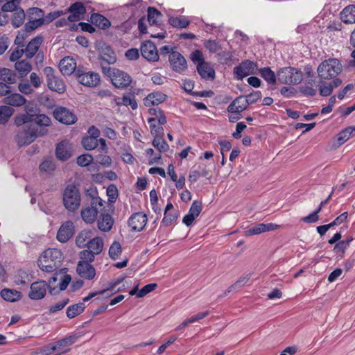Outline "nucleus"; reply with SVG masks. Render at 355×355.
Returning a JSON list of instances; mask_svg holds the SVG:
<instances>
[{"instance_id":"obj_1","label":"nucleus","mask_w":355,"mask_h":355,"mask_svg":"<svg viewBox=\"0 0 355 355\" xmlns=\"http://www.w3.org/2000/svg\"><path fill=\"white\" fill-rule=\"evenodd\" d=\"M30 110L26 114L17 116L15 119V123L17 126H22L18 131L17 141L21 146L28 145L33 142L38 137L46 133L44 127L51 125V119L45 114H35Z\"/></svg>"},{"instance_id":"obj_2","label":"nucleus","mask_w":355,"mask_h":355,"mask_svg":"<svg viewBox=\"0 0 355 355\" xmlns=\"http://www.w3.org/2000/svg\"><path fill=\"white\" fill-rule=\"evenodd\" d=\"M62 253L56 248L44 250L38 259V266L44 272H53L61 266Z\"/></svg>"},{"instance_id":"obj_3","label":"nucleus","mask_w":355,"mask_h":355,"mask_svg":"<svg viewBox=\"0 0 355 355\" xmlns=\"http://www.w3.org/2000/svg\"><path fill=\"white\" fill-rule=\"evenodd\" d=\"M81 195L79 188L75 184H68L62 193V203L64 208L70 212H76L80 207Z\"/></svg>"},{"instance_id":"obj_4","label":"nucleus","mask_w":355,"mask_h":355,"mask_svg":"<svg viewBox=\"0 0 355 355\" xmlns=\"http://www.w3.org/2000/svg\"><path fill=\"white\" fill-rule=\"evenodd\" d=\"M343 71V65L337 58H329L322 61L318 67V76L324 80L336 77Z\"/></svg>"},{"instance_id":"obj_5","label":"nucleus","mask_w":355,"mask_h":355,"mask_svg":"<svg viewBox=\"0 0 355 355\" xmlns=\"http://www.w3.org/2000/svg\"><path fill=\"white\" fill-rule=\"evenodd\" d=\"M102 72L105 76L110 78L113 85L117 88H126L132 82L130 76L116 68L102 66Z\"/></svg>"},{"instance_id":"obj_6","label":"nucleus","mask_w":355,"mask_h":355,"mask_svg":"<svg viewBox=\"0 0 355 355\" xmlns=\"http://www.w3.org/2000/svg\"><path fill=\"white\" fill-rule=\"evenodd\" d=\"M277 77L282 84L297 85L302 80V73L296 68L288 67L280 69Z\"/></svg>"},{"instance_id":"obj_7","label":"nucleus","mask_w":355,"mask_h":355,"mask_svg":"<svg viewBox=\"0 0 355 355\" xmlns=\"http://www.w3.org/2000/svg\"><path fill=\"white\" fill-rule=\"evenodd\" d=\"M76 76L78 82L84 86L95 87L100 83V76L98 73L87 71L83 67H78Z\"/></svg>"},{"instance_id":"obj_8","label":"nucleus","mask_w":355,"mask_h":355,"mask_svg":"<svg viewBox=\"0 0 355 355\" xmlns=\"http://www.w3.org/2000/svg\"><path fill=\"white\" fill-rule=\"evenodd\" d=\"M44 73L46 76L48 87L59 94H63L66 90V86L63 80L55 76L54 69L51 67H46Z\"/></svg>"},{"instance_id":"obj_9","label":"nucleus","mask_w":355,"mask_h":355,"mask_svg":"<svg viewBox=\"0 0 355 355\" xmlns=\"http://www.w3.org/2000/svg\"><path fill=\"white\" fill-rule=\"evenodd\" d=\"M257 69V64L256 62L245 60L234 68V78L236 80H241L250 74H254Z\"/></svg>"},{"instance_id":"obj_10","label":"nucleus","mask_w":355,"mask_h":355,"mask_svg":"<svg viewBox=\"0 0 355 355\" xmlns=\"http://www.w3.org/2000/svg\"><path fill=\"white\" fill-rule=\"evenodd\" d=\"M76 338L75 336H70L58 340L47 349L46 354L53 353L60 354L67 352L69 350V346L76 342Z\"/></svg>"},{"instance_id":"obj_11","label":"nucleus","mask_w":355,"mask_h":355,"mask_svg":"<svg viewBox=\"0 0 355 355\" xmlns=\"http://www.w3.org/2000/svg\"><path fill=\"white\" fill-rule=\"evenodd\" d=\"M53 114L56 120L63 124L71 125L77 121L76 114L65 107H56Z\"/></svg>"},{"instance_id":"obj_12","label":"nucleus","mask_w":355,"mask_h":355,"mask_svg":"<svg viewBox=\"0 0 355 355\" xmlns=\"http://www.w3.org/2000/svg\"><path fill=\"white\" fill-rule=\"evenodd\" d=\"M97 203H98L100 205H102L101 198H93L91 206L82 209L80 216L85 223L92 224L95 222L98 215V210L94 205H96Z\"/></svg>"},{"instance_id":"obj_13","label":"nucleus","mask_w":355,"mask_h":355,"mask_svg":"<svg viewBox=\"0 0 355 355\" xmlns=\"http://www.w3.org/2000/svg\"><path fill=\"white\" fill-rule=\"evenodd\" d=\"M49 284L45 281H37L33 282L30 287L28 297L31 300H38L44 297Z\"/></svg>"},{"instance_id":"obj_14","label":"nucleus","mask_w":355,"mask_h":355,"mask_svg":"<svg viewBox=\"0 0 355 355\" xmlns=\"http://www.w3.org/2000/svg\"><path fill=\"white\" fill-rule=\"evenodd\" d=\"M75 233V226L71 220H67L63 223L56 235L58 241L61 243L67 242Z\"/></svg>"},{"instance_id":"obj_15","label":"nucleus","mask_w":355,"mask_h":355,"mask_svg":"<svg viewBox=\"0 0 355 355\" xmlns=\"http://www.w3.org/2000/svg\"><path fill=\"white\" fill-rule=\"evenodd\" d=\"M171 66L175 71L182 73L187 68V63L184 56L178 51L172 50L168 58Z\"/></svg>"},{"instance_id":"obj_16","label":"nucleus","mask_w":355,"mask_h":355,"mask_svg":"<svg viewBox=\"0 0 355 355\" xmlns=\"http://www.w3.org/2000/svg\"><path fill=\"white\" fill-rule=\"evenodd\" d=\"M141 55L148 61L156 62L159 60V54L155 44L147 40L142 43L141 48Z\"/></svg>"},{"instance_id":"obj_17","label":"nucleus","mask_w":355,"mask_h":355,"mask_svg":"<svg viewBox=\"0 0 355 355\" xmlns=\"http://www.w3.org/2000/svg\"><path fill=\"white\" fill-rule=\"evenodd\" d=\"M69 12L68 20L70 22H75L81 20L86 13V8L82 2H75L72 3L66 10V13Z\"/></svg>"},{"instance_id":"obj_18","label":"nucleus","mask_w":355,"mask_h":355,"mask_svg":"<svg viewBox=\"0 0 355 355\" xmlns=\"http://www.w3.org/2000/svg\"><path fill=\"white\" fill-rule=\"evenodd\" d=\"M147 221V216L145 214L137 212L128 219V225L131 227L132 231L141 232L144 229Z\"/></svg>"},{"instance_id":"obj_19","label":"nucleus","mask_w":355,"mask_h":355,"mask_svg":"<svg viewBox=\"0 0 355 355\" xmlns=\"http://www.w3.org/2000/svg\"><path fill=\"white\" fill-rule=\"evenodd\" d=\"M201 211L202 202L200 201L194 200L188 214L184 216L182 223L187 227L191 225L194 220L200 215Z\"/></svg>"},{"instance_id":"obj_20","label":"nucleus","mask_w":355,"mask_h":355,"mask_svg":"<svg viewBox=\"0 0 355 355\" xmlns=\"http://www.w3.org/2000/svg\"><path fill=\"white\" fill-rule=\"evenodd\" d=\"M43 42V37L37 35L33 38L24 47V54L27 59L32 58L38 52Z\"/></svg>"},{"instance_id":"obj_21","label":"nucleus","mask_w":355,"mask_h":355,"mask_svg":"<svg viewBox=\"0 0 355 355\" xmlns=\"http://www.w3.org/2000/svg\"><path fill=\"white\" fill-rule=\"evenodd\" d=\"M55 155L60 160H67L72 155L71 144L66 141H62L57 144Z\"/></svg>"},{"instance_id":"obj_22","label":"nucleus","mask_w":355,"mask_h":355,"mask_svg":"<svg viewBox=\"0 0 355 355\" xmlns=\"http://www.w3.org/2000/svg\"><path fill=\"white\" fill-rule=\"evenodd\" d=\"M76 60L71 57L63 58L59 63L60 72L64 76H70L77 69Z\"/></svg>"},{"instance_id":"obj_23","label":"nucleus","mask_w":355,"mask_h":355,"mask_svg":"<svg viewBox=\"0 0 355 355\" xmlns=\"http://www.w3.org/2000/svg\"><path fill=\"white\" fill-rule=\"evenodd\" d=\"M77 273L83 279L91 280L96 275V270L93 266L78 261L76 268Z\"/></svg>"},{"instance_id":"obj_24","label":"nucleus","mask_w":355,"mask_h":355,"mask_svg":"<svg viewBox=\"0 0 355 355\" xmlns=\"http://www.w3.org/2000/svg\"><path fill=\"white\" fill-rule=\"evenodd\" d=\"M279 225L274 223H259L245 231L246 236H252L277 230Z\"/></svg>"},{"instance_id":"obj_25","label":"nucleus","mask_w":355,"mask_h":355,"mask_svg":"<svg viewBox=\"0 0 355 355\" xmlns=\"http://www.w3.org/2000/svg\"><path fill=\"white\" fill-rule=\"evenodd\" d=\"M166 95L160 92L149 94L144 99V105L146 107L158 105L166 99Z\"/></svg>"},{"instance_id":"obj_26","label":"nucleus","mask_w":355,"mask_h":355,"mask_svg":"<svg viewBox=\"0 0 355 355\" xmlns=\"http://www.w3.org/2000/svg\"><path fill=\"white\" fill-rule=\"evenodd\" d=\"M114 224V220L109 214H101L97 220L98 227L102 232H109Z\"/></svg>"},{"instance_id":"obj_27","label":"nucleus","mask_w":355,"mask_h":355,"mask_svg":"<svg viewBox=\"0 0 355 355\" xmlns=\"http://www.w3.org/2000/svg\"><path fill=\"white\" fill-rule=\"evenodd\" d=\"M197 71L203 79H214L215 78V71L208 62L198 63Z\"/></svg>"},{"instance_id":"obj_28","label":"nucleus","mask_w":355,"mask_h":355,"mask_svg":"<svg viewBox=\"0 0 355 355\" xmlns=\"http://www.w3.org/2000/svg\"><path fill=\"white\" fill-rule=\"evenodd\" d=\"M92 237L93 232L92 230H83L78 234L76 238V244L78 248H85Z\"/></svg>"},{"instance_id":"obj_29","label":"nucleus","mask_w":355,"mask_h":355,"mask_svg":"<svg viewBox=\"0 0 355 355\" xmlns=\"http://www.w3.org/2000/svg\"><path fill=\"white\" fill-rule=\"evenodd\" d=\"M26 98L18 93L11 94L5 97L3 100L4 103L14 107L22 106L26 103Z\"/></svg>"},{"instance_id":"obj_30","label":"nucleus","mask_w":355,"mask_h":355,"mask_svg":"<svg viewBox=\"0 0 355 355\" xmlns=\"http://www.w3.org/2000/svg\"><path fill=\"white\" fill-rule=\"evenodd\" d=\"M90 20L93 25L101 29L106 30L111 26L110 21L103 15L98 13L92 14Z\"/></svg>"},{"instance_id":"obj_31","label":"nucleus","mask_w":355,"mask_h":355,"mask_svg":"<svg viewBox=\"0 0 355 355\" xmlns=\"http://www.w3.org/2000/svg\"><path fill=\"white\" fill-rule=\"evenodd\" d=\"M15 69L17 72L19 77L23 78L31 71L32 65L29 62L22 60L15 62Z\"/></svg>"},{"instance_id":"obj_32","label":"nucleus","mask_w":355,"mask_h":355,"mask_svg":"<svg viewBox=\"0 0 355 355\" xmlns=\"http://www.w3.org/2000/svg\"><path fill=\"white\" fill-rule=\"evenodd\" d=\"M122 280L123 279H118L117 280L110 283L109 284V286L106 289H103V290H101V291H99L97 292L90 293L87 297H85L83 299L82 302H83L85 304V302H88L92 298H93L94 297H95L96 295H99V294L106 293L107 295H112L113 294L112 291L114 290V288H115V286L116 285L119 284L122 282Z\"/></svg>"},{"instance_id":"obj_33","label":"nucleus","mask_w":355,"mask_h":355,"mask_svg":"<svg viewBox=\"0 0 355 355\" xmlns=\"http://www.w3.org/2000/svg\"><path fill=\"white\" fill-rule=\"evenodd\" d=\"M340 18L345 24L355 23V5L345 7L340 13Z\"/></svg>"},{"instance_id":"obj_34","label":"nucleus","mask_w":355,"mask_h":355,"mask_svg":"<svg viewBox=\"0 0 355 355\" xmlns=\"http://www.w3.org/2000/svg\"><path fill=\"white\" fill-rule=\"evenodd\" d=\"M103 240L98 236L92 237L86 247L96 255L99 254L103 248Z\"/></svg>"},{"instance_id":"obj_35","label":"nucleus","mask_w":355,"mask_h":355,"mask_svg":"<svg viewBox=\"0 0 355 355\" xmlns=\"http://www.w3.org/2000/svg\"><path fill=\"white\" fill-rule=\"evenodd\" d=\"M168 24L174 28H185L190 24V20L186 16L171 17Z\"/></svg>"},{"instance_id":"obj_36","label":"nucleus","mask_w":355,"mask_h":355,"mask_svg":"<svg viewBox=\"0 0 355 355\" xmlns=\"http://www.w3.org/2000/svg\"><path fill=\"white\" fill-rule=\"evenodd\" d=\"M85 309V306L83 302L72 304L67 307L66 315L67 318L72 319L80 315L84 311Z\"/></svg>"},{"instance_id":"obj_37","label":"nucleus","mask_w":355,"mask_h":355,"mask_svg":"<svg viewBox=\"0 0 355 355\" xmlns=\"http://www.w3.org/2000/svg\"><path fill=\"white\" fill-rule=\"evenodd\" d=\"M0 80L6 84H13L17 81V76L15 73L10 69H0Z\"/></svg>"},{"instance_id":"obj_38","label":"nucleus","mask_w":355,"mask_h":355,"mask_svg":"<svg viewBox=\"0 0 355 355\" xmlns=\"http://www.w3.org/2000/svg\"><path fill=\"white\" fill-rule=\"evenodd\" d=\"M1 296L4 300L12 302L20 300L21 294L16 290L5 288L1 291Z\"/></svg>"},{"instance_id":"obj_39","label":"nucleus","mask_w":355,"mask_h":355,"mask_svg":"<svg viewBox=\"0 0 355 355\" xmlns=\"http://www.w3.org/2000/svg\"><path fill=\"white\" fill-rule=\"evenodd\" d=\"M355 126H349L340 132L337 135V141L339 146L343 144L349 138L354 135Z\"/></svg>"},{"instance_id":"obj_40","label":"nucleus","mask_w":355,"mask_h":355,"mask_svg":"<svg viewBox=\"0 0 355 355\" xmlns=\"http://www.w3.org/2000/svg\"><path fill=\"white\" fill-rule=\"evenodd\" d=\"M101 58L108 64H114L116 60L115 53L110 46L102 49L101 51Z\"/></svg>"},{"instance_id":"obj_41","label":"nucleus","mask_w":355,"mask_h":355,"mask_svg":"<svg viewBox=\"0 0 355 355\" xmlns=\"http://www.w3.org/2000/svg\"><path fill=\"white\" fill-rule=\"evenodd\" d=\"M259 73L268 84H275L276 76L270 67H267L259 69Z\"/></svg>"},{"instance_id":"obj_42","label":"nucleus","mask_w":355,"mask_h":355,"mask_svg":"<svg viewBox=\"0 0 355 355\" xmlns=\"http://www.w3.org/2000/svg\"><path fill=\"white\" fill-rule=\"evenodd\" d=\"M162 17V13L155 8L149 7L148 8V21L150 25H159Z\"/></svg>"},{"instance_id":"obj_43","label":"nucleus","mask_w":355,"mask_h":355,"mask_svg":"<svg viewBox=\"0 0 355 355\" xmlns=\"http://www.w3.org/2000/svg\"><path fill=\"white\" fill-rule=\"evenodd\" d=\"M150 125V133L153 135L154 138L164 135V128L160 125L156 123V119L150 117L148 119Z\"/></svg>"},{"instance_id":"obj_44","label":"nucleus","mask_w":355,"mask_h":355,"mask_svg":"<svg viewBox=\"0 0 355 355\" xmlns=\"http://www.w3.org/2000/svg\"><path fill=\"white\" fill-rule=\"evenodd\" d=\"M44 24V19H36L33 17H29L28 21L25 24L24 28L26 32H31Z\"/></svg>"},{"instance_id":"obj_45","label":"nucleus","mask_w":355,"mask_h":355,"mask_svg":"<svg viewBox=\"0 0 355 355\" xmlns=\"http://www.w3.org/2000/svg\"><path fill=\"white\" fill-rule=\"evenodd\" d=\"M153 146L157 149L159 153H165L168 150L169 146L164 139L163 135L155 137L152 141Z\"/></svg>"},{"instance_id":"obj_46","label":"nucleus","mask_w":355,"mask_h":355,"mask_svg":"<svg viewBox=\"0 0 355 355\" xmlns=\"http://www.w3.org/2000/svg\"><path fill=\"white\" fill-rule=\"evenodd\" d=\"M25 16V12L22 8H19L17 9L15 12H14L12 19L13 26L15 28L21 26L24 22Z\"/></svg>"},{"instance_id":"obj_47","label":"nucleus","mask_w":355,"mask_h":355,"mask_svg":"<svg viewBox=\"0 0 355 355\" xmlns=\"http://www.w3.org/2000/svg\"><path fill=\"white\" fill-rule=\"evenodd\" d=\"M13 109L7 105L0 107V124L6 123L13 114Z\"/></svg>"},{"instance_id":"obj_48","label":"nucleus","mask_w":355,"mask_h":355,"mask_svg":"<svg viewBox=\"0 0 355 355\" xmlns=\"http://www.w3.org/2000/svg\"><path fill=\"white\" fill-rule=\"evenodd\" d=\"M82 145L85 150H92L98 146V141L96 138H94V137L87 136L83 139Z\"/></svg>"},{"instance_id":"obj_49","label":"nucleus","mask_w":355,"mask_h":355,"mask_svg":"<svg viewBox=\"0 0 355 355\" xmlns=\"http://www.w3.org/2000/svg\"><path fill=\"white\" fill-rule=\"evenodd\" d=\"M178 218L177 211L164 212V216L162 220V224L165 227L170 226L173 222L176 221Z\"/></svg>"},{"instance_id":"obj_50","label":"nucleus","mask_w":355,"mask_h":355,"mask_svg":"<svg viewBox=\"0 0 355 355\" xmlns=\"http://www.w3.org/2000/svg\"><path fill=\"white\" fill-rule=\"evenodd\" d=\"M95 256L96 254H94L92 251H89V250H83L80 252L79 261H83L84 263L91 264V263L94 261Z\"/></svg>"},{"instance_id":"obj_51","label":"nucleus","mask_w":355,"mask_h":355,"mask_svg":"<svg viewBox=\"0 0 355 355\" xmlns=\"http://www.w3.org/2000/svg\"><path fill=\"white\" fill-rule=\"evenodd\" d=\"M250 278V275L248 274L245 276L241 277L235 283H234L232 285L229 286L227 292L230 293L232 291H235L237 289L241 288L242 286H243L245 284L248 282Z\"/></svg>"},{"instance_id":"obj_52","label":"nucleus","mask_w":355,"mask_h":355,"mask_svg":"<svg viewBox=\"0 0 355 355\" xmlns=\"http://www.w3.org/2000/svg\"><path fill=\"white\" fill-rule=\"evenodd\" d=\"M122 248L119 242L114 241L109 249V255L111 259H116L121 254Z\"/></svg>"},{"instance_id":"obj_53","label":"nucleus","mask_w":355,"mask_h":355,"mask_svg":"<svg viewBox=\"0 0 355 355\" xmlns=\"http://www.w3.org/2000/svg\"><path fill=\"white\" fill-rule=\"evenodd\" d=\"M19 3L20 1L17 0H6V3L1 7V10L3 12H15L17 9L19 8V7H18Z\"/></svg>"},{"instance_id":"obj_54","label":"nucleus","mask_w":355,"mask_h":355,"mask_svg":"<svg viewBox=\"0 0 355 355\" xmlns=\"http://www.w3.org/2000/svg\"><path fill=\"white\" fill-rule=\"evenodd\" d=\"M313 80L311 79L308 85H304L300 87V91L305 96H313L316 94V90L313 87L312 83Z\"/></svg>"},{"instance_id":"obj_55","label":"nucleus","mask_w":355,"mask_h":355,"mask_svg":"<svg viewBox=\"0 0 355 355\" xmlns=\"http://www.w3.org/2000/svg\"><path fill=\"white\" fill-rule=\"evenodd\" d=\"M157 287V284L155 283H151V284H148L144 286L137 293V297H139V298L143 297L144 296L146 295L149 293L154 291Z\"/></svg>"},{"instance_id":"obj_56","label":"nucleus","mask_w":355,"mask_h":355,"mask_svg":"<svg viewBox=\"0 0 355 355\" xmlns=\"http://www.w3.org/2000/svg\"><path fill=\"white\" fill-rule=\"evenodd\" d=\"M94 158L92 155L89 154H83L78 157L77 164L80 166H87L90 164Z\"/></svg>"},{"instance_id":"obj_57","label":"nucleus","mask_w":355,"mask_h":355,"mask_svg":"<svg viewBox=\"0 0 355 355\" xmlns=\"http://www.w3.org/2000/svg\"><path fill=\"white\" fill-rule=\"evenodd\" d=\"M11 51L10 55V60L11 62H15L21 58L24 53V48L17 46L14 49H11L10 50Z\"/></svg>"},{"instance_id":"obj_58","label":"nucleus","mask_w":355,"mask_h":355,"mask_svg":"<svg viewBox=\"0 0 355 355\" xmlns=\"http://www.w3.org/2000/svg\"><path fill=\"white\" fill-rule=\"evenodd\" d=\"M204 45L211 53H216L221 49L218 42L216 40H207L205 42Z\"/></svg>"},{"instance_id":"obj_59","label":"nucleus","mask_w":355,"mask_h":355,"mask_svg":"<svg viewBox=\"0 0 355 355\" xmlns=\"http://www.w3.org/2000/svg\"><path fill=\"white\" fill-rule=\"evenodd\" d=\"M69 298H65V299L58 302L55 305H52V306H49V313H54L58 311L62 310L69 303Z\"/></svg>"},{"instance_id":"obj_60","label":"nucleus","mask_w":355,"mask_h":355,"mask_svg":"<svg viewBox=\"0 0 355 355\" xmlns=\"http://www.w3.org/2000/svg\"><path fill=\"white\" fill-rule=\"evenodd\" d=\"M241 97H239L233 101L228 106L227 111L232 114H241L243 111V107H237V104L240 103Z\"/></svg>"},{"instance_id":"obj_61","label":"nucleus","mask_w":355,"mask_h":355,"mask_svg":"<svg viewBox=\"0 0 355 355\" xmlns=\"http://www.w3.org/2000/svg\"><path fill=\"white\" fill-rule=\"evenodd\" d=\"M107 195L109 201L112 202H115L118 197V189L114 184H111L107 187Z\"/></svg>"},{"instance_id":"obj_62","label":"nucleus","mask_w":355,"mask_h":355,"mask_svg":"<svg viewBox=\"0 0 355 355\" xmlns=\"http://www.w3.org/2000/svg\"><path fill=\"white\" fill-rule=\"evenodd\" d=\"M66 14V11L63 10H55L53 12H51L49 13L45 17H44V23L49 24L55 19L58 18L59 17Z\"/></svg>"},{"instance_id":"obj_63","label":"nucleus","mask_w":355,"mask_h":355,"mask_svg":"<svg viewBox=\"0 0 355 355\" xmlns=\"http://www.w3.org/2000/svg\"><path fill=\"white\" fill-rule=\"evenodd\" d=\"M96 159V162L104 167H109L112 164V159L107 155H98Z\"/></svg>"},{"instance_id":"obj_64","label":"nucleus","mask_w":355,"mask_h":355,"mask_svg":"<svg viewBox=\"0 0 355 355\" xmlns=\"http://www.w3.org/2000/svg\"><path fill=\"white\" fill-rule=\"evenodd\" d=\"M55 168V166L54 163L51 160H49V159L44 160L40 165V171H44V172H49V173L51 172V171H54Z\"/></svg>"}]
</instances>
